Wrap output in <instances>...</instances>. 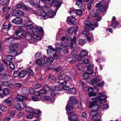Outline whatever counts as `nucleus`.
<instances>
[{
  "label": "nucleus",
  "mask_w": 121,
  "mask_h": 121,
  "mask_svg": "<svg viewBox=\"0 0 121 121\" xmlns=\"http://www.w3.org/2000/svg\"><path fill=\"white\" fill-rule=\"evenodd\" d=\"M103 2H102L98 3L96 4L95 6L96 7L99 8V7H101L102 4H103Z\"/></svg>",
  "instance_id": "nucleus-56"
},
{
  "label": "nucleus",
  "mask_w": 121,
  "mask_h": 121,
  "mask_svg": "<svg viewBox=\"0 0 121 121\" xmlns=\"http://www.w3.org/2000/svg\"><path fill=\"white\" fill-rule=\"evenodd\" d=\"M103 92L99 93L98 95L97 96V98H91L92 101L90 102L89 106V108H96L99 109V107L102 105V103L103 101L106 99L107 96L106 95H104Z\"/></svg>",
  "instance_id": "nucleus-1"
},
{
  "label": "nucleus",
  "mask_w": 121,
  "mask_h": 121,
  "mask_svg": "<svg viewBox=\"0 0 121 121\" xmlns=\"http://www.w3.org/2000/svg\"><path fill=\"white\" fill-rule=\"evenodd\" d=\"M118 22H117L114 21L111 24V27L114 29H115L118 25Z\"/></svg>",
  "instance_id": "nucleus-25"
},
{
  "label": "nucleus",
  "mask_w": 121,
  "mask_h": 121,
  "mask_svg": "<svg viewBox=\"0 0 121 121\" xmlns=\"http://www.w3.org/2000/svg\"><path fill=\"white\" fill-rule=\"evenodd\" d=\"M27 73V72L26 71L23 70L20 72L19 73V76L20 78H23Z\"/></svg>",
  "instance_id": "nucleus-10"
},
{
  "label": "nucleus",
  "mask_w": 121,
  "mask_h": 121,
  "mask_svg": "<svg viewBox=\"0 0 121 121\" xmlns=\"http://www.w3.org/2000/svg\"><path fill=\"white\" fill-rule=\"evenodd\" d=\"M25 26L26 29L28 30L32 29L33 28V26L32 24L26 25Z\"/></svg>",
  "instance_id": "nucleus-52"
},
{
  "label": "nucleus",
  "mask_w": 121,
  "mask_h": 121,
  "mask_svg": "<svg viewBox=\"0 0 121 121\" xmlns=\"http://www.w3.org/2000/svg\"><path fill=\"white\" fill-rule=\"evenodd\" d=\"M4 69V65L2 63H0V72L3 71Z\"/></svg>",
  "instance_id": "nucleus-64"
},
{
  "label": "nucleus",
  "mask_w": 121,
  "mask_h": 121,
  "mask_svg": "<svg viewBox=\"0 0 121 121\" xmlns=\"http://www.w3.org/2000/svg\"><path fill=\"white\" fill-rule=\"evenodd\" d=\"M76 55L75 54L72 53L68 57V58H73L74 57H75Z\"/></svg>",
  "instance_id": "nucleus-57"
},
{
  "label": "nucleus",
  "mask_w": 121,
  "mask_h": 121,
  "mask_svg": "<svg viewBox=\"0 0 121 121\" xmlns=\"http://www.w3.org/2000/svg\"><path fill=\"white\" fill-rule=\"evenodd\" d=\"M87 73H85L83 75V77L84 79H87L89 77V75H91L92 76H94L95 74V73L94 72L91 71V73L87 71Z\"/></svg>",
  "instance_id": "nucleus-8"
},
{
  "label": "nucleus",
  "mask_w": 121,
  "mask_h": 121,
  "mask_svg": "<svg viewBox=\"0 0 121 121\" xmlns=\"http://www.w3.org/2000/svg\"><path fill=\"white\" fill-rule=\"evenodd\" d=\"M76 92V90L74 88H71L68 91V92H67V93H69L71 94H74Z\"/></svg>",
  "instance_id": "nucleus-23"
},
{
  "label": "nucleus",
  "mask_w": 121,
  "mask_h": 121,
  "mask_svg": "<svg viewBox=\"0 0 121 121\" xmlns=\"http://www.w3.org/2000/svg\"><path fill=\"white\" fill-rule=\"evenodd\" d=\"M40 113V110H39L36 109L34 110L33 109V111L32 113L35 116V114L38 115Z\"/></svg>",
  "instance_id": "nucleus-43"
},
{
  "label": "nucleus",
  "mask_w": 121,
  "mask_h": 121,
  "mask_svg": "<svg viewBox=\"0 0 121 121\" xmlns=\"http://www.w3.org/2000/svg\"><path fill=\"white\" fill-rule=\"evenodd\" d=\"M11 81V80H9L8 81L3 82H2V84L3 86H8V84L9 83H10V82Z\"/></svg>",
  "instance_id": "nucleus-46"
},
{
  "label": "nucleus",
  "mask_w": 121,
  "mask_h": 121,
  "mask_svg": "<svg viewBox=\"0 0 121 121\" xmlns=\"http://www.w3.org/2000/svg\"><path fill=\"white\" fill-rule=\"evenodd\" d=\"M52 4L53 5L59 8L61 5L60 3L58 0H53Z\"/></svg>",
  "instance_id": "nucleus-14"
},
{
  "label": "nucleus",
  "mask_w": 121,
  "mask_h": 121,
  "mask_svg": "<svg viewBox=\"0 0 121 121\" xmlns=\"http://www.w3.org/2000/svg\"><path fill=\"white\" fill-rule=\"evenodd\" d=\"M92 116H93L91 118V120H92L97 121L100 120V119H99L97 115Z\"/></svg>",
  "instance_id": "nucleus-40"
},
{
  "label": "nucleus",
  "mask_w": 121,
  "mask_h": 121,
  "mask_svg": "<svg viewBox=\"0 0 121 121\" xmlns=\"http://www.w3.org/2000/svg\"><path fill=\"white\" fill-rule=\"evenodd\" d=\"M93 2V0H92L90 1L88 4L87 5V8L88 10H90L91 8V5Z\"/></svg>",
  "instance_id": "nucleus-37"
},
{
  "label": "nucleus",
  "mask_w": 121,
  "mask_h": 121,
  "mask_svg": "<svg viewBox=\"0 0 121 121\" xmlns=\"http://www.w3.org/2000/svg\"><path fill=\"white\" fill-rule=\"evenodd\" d=\"M85 43V42L83 39H80L79 40V44L82 46L84 45Z\"/></svg>",
  "instance_id": "nucleus-54"
},
{
  "label": "nucleus",
  "mask_w": 121,
  "mask_h": 121,
  "mask_svg": "<svg viewBox=\"0 0 121 121\" xmlns=\"http://www.w3.org/2000/svg\"><path fill=\"white\" fill-rule=\"evenodd\" d=\"M33 109L29 106H27L26 107V111L29 112L30 113H32L33 111Z\"/></svg>",
  "instance_id": "nucleus-30"
},
{
  "label": "nucleus",
  "mask_w": 121,
  "mask_h": 121,
  "mask_svg": "<svg viewBox=\"0 0 121 121\" xmlns=\"http://www.w3.org/2000/svg\"><path fill=\"white\" fill-rule=\"evenodd\" d=\"M18 16H23L24 15V12L20 10H18Z\"/></svg>",
  "instance_id": "nucleus-51"
},
{
  "label": "nucleus",
  "mask_w": 121,
  "mask_h": 121,
  "mask_svg": "<svg viewBox=\"0 0 121 121\" xmlns=\"http://www.w3.org/2000/svg\"><path fill=\"white\" fill-rule=\"evenodd\" d=\"M12 22L15 24H20L23 22V20L20 17H17L12 20Z\"/></svg>",
  "instance_id": "nucleus-5"
},
{
  "label": "nucleus",
  "mask_w": 121,
  "mask_h": 121,
  "mask_svg": "<svg viewBox=\"0 0 121 121\" xmlns=\"http://www.w3.org/2000/svg\"><path fill=\"white\" fill-rule=\"evenodd\" d=\"M23 3H19L17 4L16 6L15 7L17 9H19L21 8L22 7V5Z\"/></svg>",
  "instance_id": "nucleus-49"
},
{
  "label": "nucleus",
  "mask_w": 121,
  "mask_h": 121,
  "mask_svg": "<svg viewBox=\"0 0 121 121\" xmlns=\"http://www.w3.org/2000/svg\"><path fill=\"white\" fill-rule=\"evenodd\" d=\"M48 48L49 49H48L47 51V53L49 56H51L52 55V52L56 51V50L52 46H49Z\"/></svg>",
  "instance_id": "nucleus-6"
},
{
  "label": "nucleus",
  "mask_w": 121,
  "mask_h": 121,
  "mask_svg": "<svg viewBox=\"0 0 121 121\" xmlns=\"http://www.w3.org/2000/svg\"><path fill=\"white\" fill-rule=\"evenodd\" d=\"M14 106L16 109L19 110V102L16 101L14 103Z\"/></svg>",
  "instance_id": "nucleus-33"
},
{
  "label": "nucleus",
  "mask_w": 121,
  "mask_h": 121,
  "mask_svg": "<svg viewBox=\"0 0 121 121\" xmlns=\"http://www.w3.org/2000/svg\"><path fill=\"white\" fill-rule=\"evenodd\" d=\"M11 52L13 56H14L16 55H17V51L15 50L12 51Z\"/></svg>",
  "instance_id": "nucleus-60"
},
{
  "label": "nucleus",
  "mask_w": 121,
  "mask_h": 121,
  "mask_svg": "<svg viewBox=\"0 0 121 121\" xmlns=\"http://www.w3.org/2000/svg\"><path fill=\"white\" fill-rule=\"evenodd\" d=\"M9 0H0V5L3 6L9 3Z\"/></svg>",
  "instance_id": "nucleus-17"
},
{
  "label": "nucleus",
  "mask_w": 121,
  "mask_h": 121,
  "mask_svg": "<svg viewBox=\"0 0 121 121\" xmlns=\"http://www.w3.org/2000/svg\"><path fill=\"white\" fill-rule=\"evenodd\" d=\"M74 28L72 27H71L69 28H68V35L70 34L71 33H72L73 31L74 30Z\"/></svg>",
  "instance_id": "nucleus-41"
},
{
  "label": "nucleus",
  "mask_w": 121,
  "mask_h": 121,
  "mask_svg": "<svg viewBox=\"0 0 121 121\" xmlns=\"http://www.w3.org/2000/svg\"><path fill=\"white\" fill-rule=\"evenodd\" d=\"M26 106L25 103L23 101L19 102V111L24 109Z\"/></svg>",
  "instance_id": "nucleus-19"
},
{
  "label": "nucleus",
  "mask_w": 121,
  "mask_h": 121,
  "mask_svg": "<svg viewBox=\"0 0 121 121\" xmlns=\"http://www.w3.org/2000/svg\"><path fill=\"white\" fill-rule=\"evenodd\" d=\"M43 60H44V61H45V63L46 62L51 63L53 62L54 60L53 58L52 57L47 58V57L45 56H43L42 57Z\"/></svg>",
  "instance_id": "nucleus-7"
},
{
  "label": "nucleus",
  "mask_w": 121,
  "mask_h": 121,
  "mask_svg": "<svg viewBox=\"0 0 121 121\" xmlns=\"http://www.w3.org/2000/svg\"><path fill=\"white\" fill-rule=\"evenodd\" d=\"M108 7V6L105 5V4H104V2L103 4H102L100 7V10L104 12L107 10Z\"/></svg>",
  "instance_id": "nucleus-26"
},
{
  "label": "nucleus",
  "mask_w": 121,
  "mask_h": 121,
  "mask_svg": "<svg viewBox=\"0 0 121 121\" xmlns=\"http://www.w3.org/2000/svg\"><path fill=\"white\" fill-rule=\"evenodd\" d=\"M56 15V13L53 11H52L50 12H48V17L50 18H52L54 17Z\"/></svg>",
  "instance_id": "nucleus-20"
},
{
  "label": "nucleus",
  "mask_w": 121,
  "mask_h": 121,
  "mask_svg": "<svg viewBox=\"0 0 121 121\" xmlns=\"http://www.w3.org/2000/svg\"><path fill=\"white\" fill-rule=\"evenodd\" d=\"M9 66L10 68L11 69H14V65L12 62H10L9 63Z\"/></svg>",
  "instance_id": "nucleus-48"
},
{
  "label": "nucleus",
  "mask_w": 121,
  "mask_h": 121,
  "mask_svg": "<svg viewBox=\"0 0 121 121\" xmlns=\"http://www.w3.org/2000/svg\"><path fill=\"white\" fill-rule=\"evenodd\" d=\"M10 76L8 73H5L2 76V78L4 80H7L9 79L10 78Z\"/></svg>",
  "instance_id": "nucleus-31"
},
{
  "label": "nucleus",
  "mask_w": 121,
  "mask_h": 121,
  "mask_svg": "<svg viewBox=\"0 0 121 121\" xmlns=\"http://www.w3.org/2000/svg\"><path fill=\"white\" fill-rule=\"evenodd\" d=\"M76 37L75 36H74L73 39H71V43H70V49H71L73 48V44H74L76 42Z\"/></svg>",
  "instance_id": "nucleus-16"
},
{
  "label": "nucleus",
  "mask_w": 121,
  "mask_h": 121,
  "mask_svg": "<svg viewBox=\"0 0 121 121\" xmlns=\"http://www.w3.org/2000/svg\"><path fill=\"white\" fill-rule=\"evenodd\" d=\"M92 85L93 86H96L98 84V81L95 78H93L91 80Z\"/></svg>",
  "instance_id": "nucleus-28"
},
{
  "label": "nucleus",
  "mask_w": 121,
  "mask_h": 121,
  "mask_svg": "<svg viewBox=\"0 0 121 121\" xmlns=\"http://www.w3.org/2000/svg\"><path fill=\"white\" fill-rule=\"evenodd\" d=\"M13 58V56L11 55H8L6 57V60L8 61H11Z\"/></svg>",
  "instance_id": "nucleus-58"
},
{
  "label": "nucleus",
  "mask_w": 121,
  "mask_h": 121,
  "mask_svg": "<svg viewBox=\"0 0 121 121\" xmlns=\"http://www.w3.org/2000/svg\"><path fill=\"white\" fill-rule=\"evenodd\" d=\"M88 54V52L85 50H82L80 52V55L81 57H83L86 56Z\"/></svg>",
  "instance_id": "nucleus-15"
},
{
  "label": "nucleus",
  "mask_w": 121,
  "mask_h": 121,
  "mask_svg": "<svg viewBox=\"0 0 121 121\" xmlns=\"http://www.w3.org/2000/svg\"><path fill=\"white\" fill-rule=\"evenodd\" d=\"M15 99L17 101L21 102V101H23V99L27 100L28 99V98L21 95H18L15 97Z\"/></svg>",
  "instance_id": "nucleus-9"
},
{
  "label": "nucleus",
  "mask_w": 121,
  "mask_h": 121,
  "mask_svg": "<svg viewBox=\"0 0 121 121\" xmlns=\"http://www.w3.org/2000/svg\"><path fill=\"white\" fill-rule=\"evenodd\" d=\"M41 57V54L39 53H38L35 55V57L37 59V60L41 59L40 58Z\"/></svg>",
  "instance_id": "nucleus-47"
},
{
  "label": "nucleus",
  "mask_w": 121,
  "mask_h": 121,
  "mask_svg": "<svg viewBox=\"0 0 121 121\" xmlns=\"http://www.w3.org/2000/svg\"><path fill=\"white\" fill-rule=\"evenodd\" d=\"M9 93L8 90L7 88H5L4 89L3 91V94L5 95H7Z\"/></svg>",
  "instance_id": "nucleus-50"
},
{
  "label": "nucleus",
  "mask_w": 121,
  "mask_h": 121,
  "mask_svg": "<svg viewBox=\"0 0 121 121\" xmlns=\"http://www.w3.org/2000/svg\"><path fill=\"white\" fill-rule=\"evenodd\" d=\"M77 1L76 3V4L80 8L81 7L82 5V0H76Z\"/></svg>",
  "instance_id": "nucleus-32"
},
{
  "label": "nucleus",
  "mask_w": 121,
  "mask_h": 121,
  "mask_svg": "<svg viewBox=\"0 0 121 121\" xmlns=\"http://www.w3.org/2000/svg\"><path fill=\"white\" fill-rule=\"evenodd\" d=\"M84 23L86 25L85 26V28L90 30H93L95 28L97 27L98 26V23L97 22H94L91 24V22L86 21H84Z\"/></svg>",
  "instance_id": "nucleus-3"
},
{
  "label": "nucleus",
  "mask_w": 121,
  "mask_h": 121,
  "mask_svg": "<svg viewBox=\"0 0 121 121\" xmlns=\"http://www.w3.org/2000/svg\"><path fill=\"white\" fill-rule=\"evenodd\" d=\"M7 110L6 108L4 106H1V108H0V110H1L3 112Z\"/></svg>",
  "instance_id": "nucleus-62"
},
{
  "label": "nucleus",
  "mask_w": 121,
  "mask_h": 121,
  "mask_svg": "<svg viewBox=\"0 0 121 121\" xmlns=\"http://www.w3.org/2000/svg\"><path fill=\"white\" fill-rule=\"evenodd\" d=\"M93 68V65L90 64L87 67V71L91 73V71L93 72L92 69Z\"/></svg>",
  "instance_id": "nucleus-34"
},
{
  "label": "nucleus",
  "mask_w": 121,
  "mask_h": 121,
  "mask_svg": "<svg viewBox=\"0 0 121 121\" xmlns=\"http://www.w3.org/2000/svg\"><path fill=\"white\" fill-rule=\"evenodd\" d=\"M98 109L96 108H93L91 110V115L92 116L97 115L98 114Z\"/></svg>",
  "instance_id": "nucleus-11"
},
{
  "label": "nucleus",
  "mask_w": 121,
  "mask_h": 121,
  "mask_svg": "<svg viewBox=\"0 0 121 121\" xmlns=\"http://www.w3.org/2000/svg\"><path fill=\"white\" fill-rule=\"evenodd\" d=\"M69 102L72 104L74 105L77 103L78 101L76 99L73 97H71L70 98Z\"/></svg>",
  "instance_id": "nucleus-18"
},
{
  "label": "nucleus",
  "mask_w": 121,
  "mask_h": 121,
  "mask_svg": "<svg viewBox=\"0 0 121 121\" xmlns=\"http://www.w3.org/2000/svg\"><path fill=\"white\" fill-rule=\"evenodd\" d=\"M28 91V89L26 88H22L21 91V93L23 95L26 93Z\"/></svg>",
  "instance_id": "nucleus-44"
},
{
  "label": "nucleus",
  "mask_w": 121,
  "mask_h": 121,
  "mask_svg": "<svg viewBox=\"0 0 121 121\" xmlns=\"http://www.w3.org/2000/svg\"><path fill=\"white\" fill-rule=\"evenodd\" d=\"M69 12L72 17L73 18L75 17L76 15V14L74 11L73 10H71L69 11Z\"/></svg>",
  "instance_id": "nucleus-29"
},
{
  "label": "nucleus",
  "mask_w": 121,
  "mask_h": 121,
  "mask_svg": "<svg viewBox=\"0 0 121 121\" xmlns=\"http://www.w3.org/2000/svg\"><path fill=\"white\" fill-rule=\"evenodd\" d=\"M61 69V67L60 66H59L57 68L54 69V70L56 72H58Z\"/></svg>",
  "instance_id": "nucleus-61"
},
{
  "label": "nucleus",
  "mask_w": 121,
  "mask_h": 121,
  "mask_svg": "<svg viewBox=\"0 0 121 121\" xmlns=\"http://www.w3.org/2000/svg\"><path fill=\"white\" fill-rule=\"evenodd\" d=\"M22 7L23 8V9L25 11H29L30 10V8L27 7L26 5L23 3Z\"/></svg>",
  "instance_id": "nucleus-35"
},
{
  "label": "nucleus",
  "mask_w": 121,
  "mask_h": 121,
  "mask_svg": "<svg viewBox=\"0 0 121 121\" xmlns=\"http://www.w3.org/2000/svg\"><path fill=\"white\" fill-rule=\"evenodd\" d=\"M67 20L73 24H75L76 23L75 21L70 18V17H68Z\"/></svg>",
  "instance_id": "nucleus-45"
},
{
  "label": "nucleus",
  "mask_w": 121,
  "mask_h": 121,
  "mask_svg": "<svg viewBox=\"0 0 121 121\" xmlns=\"http://www.w3.org/2000/svg\"><path fill=\"white\" fill-rule=\"evenodd\" d=\"M11 99L10 98H8L4 100L5 103L9 106H10L12 102Z\"/></svg>",
  "instance_id": "nucleus-27"
},
{
  "label": "nucleus",
  "mask_w": 121,
  "mask_h": 121,
  "mask_svg": "<svg viewBox=\"0 0 121 121\" xmlns=\"http://www.w3.org/2000/svg\"><path fill=\"white\" fill-rule=\"evenodd\" d=\"M40 14L45 19H47L48 18V16L47 15L46 13L43 10H42L41 11Z\"/></svg>",
  "instance_id": "nucleus-12"
},
{
  "label": "nucleus",
  "mask_w": 121,
  "mask_h": 121,
  "mask_svg": "<svg viewBox=\"0 0 121 121\" xmlns=\"http://www.w3.org/2000/svg\"><path fill=\"white\" fill-rule=\"evenodd\" d=\"M82 33L83 35L87 36L89 35H89V32L86 30H84L82 32Z\"/></svg>",
  "instance_id": "nucleus-53"
},
{
  "label": "nucleus",
  "mask_w": 121,
  "mask_h": 121,
  "mask_svg": "<svg viewBox=\"0 0 121 121\" xmlns=\"http://www.w3.org/2000/svg\"><path fill=\"white\" fill-rule=\"evenodd\" d=\"M43 89L46 93L49 92L50 90V88L47 85L45 86H44Z\"/></svg>",
  "instance_id": "nucleus-39"
},
{
  "label": "nucleus",
  "mask_w": 121,
  "mask_h": 121,
  "mask_svg": "<svg viewBox=\"0 0 121 121\" xmlns=\"http://www.w3.org/2000/svg\"><path fill=\"white\" fill-rule=\"evenodd\" d=\"M66 110L68 111H70L73 109V107L71 105L68 104L66 107Z\"/></svg>",
  "instance_id": "nucleus-22"
},
{
  "label": "nucleus",
  "mask_w": 121,
  "mask_h": 121,
  "mask_svg": "<svg viewBox=\"0 0 121 121\" xmlns=\"http://www.w3.org/2000/svg\"><path fill=\"white\" fill-rule=\"evenodd\" d=\"M42 59V57L41 58V60H37L36 63L39 66H41L42 64L45 63V62L44 61V60H43Z\"/></svg>",
  "instance_id": "nucleus-13"
},
{
  "label": "nucleus",
  "mask_w": 121,
  "mask_h": 121,
  "mask_svg": "<svg viewBox=\"0 0 121 121\" xmlns=\"http://www.w3.org/2000/svg\"><path fill=\"white\" fill-rule=\"evenodd\" d=\"M77 117V116L75 114H73L71 115L70 117H68L69 119L72 121L75 120Z\"/></svg>",
  "instance_id": "nucleus-24"
},
{
  "label": "nucleus",
  "mask_w": 121,
  "mask_h": 121,
  "mask_svg": "<svg viewBox=\"0 0 121 121\" xmlns=\"http://www.w3.org/2000/svg\"><path fill=\"white\" fill-rule=\"evenodd\" d=\"M88 91L89 93L88 95L89 96H94L96 95L95 93L98 92L99 90L96 87H94L93 88L90 87L88 88Z\"/></svg>",
  "instance_id": "nucleus-4"
},
{
  "label": "nucleus",
  "mask_w": 121,
  "mask_h": 121,
  "mask_svg": "<svg viewBox=\"0 0 121 121\" xmlns=\"http://www.w3.org/2000/svg\"><path fill=\"white\" fill-rule=\"evenodd\" d=\"M41 85L39 83H36L33 85L34 88L35 89H38L41 87Z\"/></svg>",
  "instance_id": "nucleus-42"
},
{
  "label": "nucleus",
  "mask_w": 121,
  "mask_h": 121,
  "mask_svg": "<svg viewBox=\"0 0 121 121\" xmlns=\"http://www.w3.org/2000/svg\"><path fill=\"white\" fill-rule=\"evenodd\" d=\"M62 88L63 89L66 91V93L67 92H68V91L69 90V87L66 86H63L62 87Z\"/></svg>",
  "instance_id": "nucleus-55"
},
{
  "label": "nucleus",
  "mask_w": 121,
  "mask_h": 121,
  "mask_svg": "<svg viewBox=\"0 0 121 121\" xmlns=\"http://www.w3.org/2000/svg\"><path fill=\"white\" fill-rule=\"evenodd\" d=\"M18 75V71H15L14 72L13 74V75L14 77H17Z\"/></svg>",
  "instance_id": "nucleus-63"
},
{
  "label": "nucleus",
  "mask_w": 121,
  "mask_h": 121,
  "mask_svg": "<svg viewBox=\"0 0 121 121\" xmlns=\"http://www.w3.org/2000/svg\"><path fill=\"white\" fill-rule=\"evenodd\" d=\"M60 86L59 85L58 86H56L54 88L55 90L56 91H61L62 89L61 87H60Z\"/></svg>",
  "instance_id": "nucleus-38"
},
{
  "label": "nucleus",
  "mask_w": 121,
  "mask_h": 121,
  "mask_svg": "<svg viewBox=\"0 0 121 121\" xmlns=\"http://www.w3.org/2000/svg\"><path fill=\"white\" fill-rule=\"evenodd\" d=\"M18 10H16L15 9H14L13 10V15L14 16H17L18 15Z\"/></svg>",
  "instance_id": "nucleus-36"
},
{
  "label": "nucleus",
  "mask_w": 121,
  "mask_h": 121,
  "mask_svg": "<svg viewBox=\"0 0 121 121\" xmlns=\"http://www.w3.org/2000/svg\"><path fill=\"white\" fill-rule=\"evenodd\" d=\"M76 14L78 15H81L82 13V12L80 9H78L76 10Z\"/></svg>",
  "instance_id": "nucleus-59"
},
{
  "label": "nucleus",
  "mask_w": 121,
  "mask_h": 121,
  "mask_svg": "<svg viewBox=\"0 0 121 121\" xmlns=\"http://www.w3.org/2000/svg\"><path fill=\"white\" fill-rule=\"evenodd\" d=\"M30 31H32L33 33V35L32 36H31L30 40H33L32 42H34L35 41V40H39L41 39V37L35 34H38V32H40L42 33L43 31V28L41 27L38 26L33 29L32 30H31Z\"/></svg>",
  "instance_id": "nucleus-2"
},
{
  "label": "nucleus",
  "mask_w": 121,
  "mask_h": 121,
  "mask_svg": "<svg viewBox=\"0 0 121 121\" xmlns=\"http://www.w3.org/2000/svg\"><path fill=\"white\" fill-rule=\"evenodd\" d=\"M11 25L9 23L7 24H5L4 26V29L6 30H9L10 28Z\"/></svg>",
  "instance_id": "nucleus-21"
}]
</instances>
